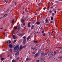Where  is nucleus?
Returning a JSON list of instances; mask_svg holds the SVG:
<instances>
[{
	"mask_svg": "<svg viewBox=\"0 0 62 62\" xmlns=\"http://www.w3.org/2000/svg\"><path fill=\"white\" fill-rule=\"evenodd\" d=\"M22 47H23V46H21L20 47V48L19 49V51H21L22 49Z\"/></svg>",
	"mask_w": 62,
	"mask_h": 62,
	"instance_id": "obj_7",
	"label": "nucleus"
},
{
	"mask_svg": "<svg viewBox=\"0 0 62 62\" xmlns=\"http://www.w3.org/2000/svg\"><path fill=\"white\" fill-rule=\"evenodd\" d=\"M32 49L33 50H34L35 49V47H34V48H32Z\"/></svg>",
	"mask_w": 62,
	"mask_h": 62,
	"instance_id": "obj_50",
	"label": "nucleus"
},
{
	"mask_svg": "<svg viewBox=\"0 0 62 62\" xmlns=\"http://www.w3.org/2000/svg\"><path fill=\"white\" fill-rule=\"evenodd\" d=\"M62 58V56L60 57V59H61V58Z\"/></svg>",
	"mask_w": 62,
	"mask_h": 62,
	"instance_id": "obj_47",
	"label": "nucleus"
},
{
	"mask_svg": "<svg viewBox=\"0 0 62 62\" xmlns=\"http://www.w3.org/2000/svg\"><path fill=\"white\" fill-rule=\"evenodd\" d=\"M46 26H47V25H48V24H46Z\"/></svg>",
	"mask_w": 62,
	"mask_h": 62,
	"instance_id": "obj_63",
	"label": "nucleus"
},
{
	"mask_svg": "<svg viewBox=\"0 0 62 62\" xmlns=\"http://www.w3.org/2000/svg\"><path fill=\"white\" fill-rule=\"evenodd\" d=\"M49 7H50V6H49L48 7V8H49Z\"/></svg>",
	"mask_w": 62,
	"mask_h": 62,
	"instance_id": "obj_61",
	"label": "nucleus"
},
{
	"mask_svg": "<svg viewBox=\"0 0 62 62\" xmlns=\"http://www.w3.org/2000/svg\"><path fill=\"white\" fill-rule=\"evenodd\" d=\"M49 12L50 13H51V12H52V11H51V10H50V11H49Z\"/></svg>",
	"mask_w": 62,
	"mask_h": 62,
	"instance_id": "obj_55",
	"label": "nucleus"
},
{
	"mask_svg": "<svg viewBox=\"0 0 62 62\" xmlns=\"http://www.w3.org/2000/svg\"><path fill=\"white\" fill-rule=\"evenodd\" d=\"M34 26L32 25L31 27V30H32V29H33V28H34Z\"/></svg>",
	"mask_w": 62,
	"mask_h": 62,
	"instance_id": "obj_18",
	"label": "nucleus"
},
{
	"mask_svg": "<svg viewBox=\"0 0 62 62\" xmlns=\"http://www.w3.org/2000/svg\"><path fill=\"white\" fill-rule=\"evenodd\" d=\"M30 23H29L28 24V27H31V26H30Z\"/></svg>",
	"mask_w": 62,
	"mask_h": 62,
	"instance_id": "obj_20",
	"label": "nucleus"
},
{
	"mask_svg": "<svg viewBox=\"0 0 62 62\" xmlns=\"http://www.w3.org/2000/svg\"><path fill=\"white\" fill-rule=\"evenodd\" d=\"M61 48L62 47H58V48H59V49H61Z\"/></svg>",
	"mask_w": 62,
	"mask_h": 62,
	"instance_id": "obj_39",
	"label": "nucleus"
},
{
	"mask_svg": "<svg viewBox=\"0 0 62 62\" xmlns=\"http://www.w3.org/2000/svg\"><path fill=\"white\" fill-rule=\"evenodd\" d=\"M31 37V36H30L29 37H28L27 39V41H28L29 40V39H30V38Z\"/></svg>",
	"mask_w": 62,
	"mask_h": 62,
	"instance_id": "obj_6",
	"label": "nucleus"
},
{
	"mask_svg": "<svg viewBox=\"0 0 62 62\" xmlns=\"http://www.w3.org/2000/svg\"><path fill=\"white\" fill-rule=\"evenodd\" d=\"M10 55H8V57H9V56Z\"/></svg>",
	"mask_w": 62,
	"mask_h": 62,
	"instance_id": "obj_56",
	"label": "nucleus"
},
{
	"mask_svg": "<svg viewBox=\"0 0 62 62\" xmlns=\"http://www.w3.org/2000/svg\"><path fill=\"white\" fill-rule=\"evenodd\" d=\"M44 54L43 53H41V57H42L41 56L42 55H43Z\"/></svg>",
	"mask_w": 62,
	"mask_h": 62,
	"instance_id": "obj_26",
	"label": "nucleus"
},
{
	"mask_svg": "<svg viewBox=\"0 0 62 62\" xmlns=\"http://www.w3.org/2000/svg\"><path fill=\"white\" fill-rule=\"evenodd\" d=\"M13 38L14 39H15L16 38L15 37V35H14L13 36Z\"/></svg>",
	"mask_w": 62,
	"mask_h": 62,
	"instance_id": "obj_24",
	"label": "nucleus"
},
{
	"mask_svg": "<svg viewBox=\"0 0 62 62\" xmlns=\"http://www.w3.org/2000/svg\"><path fill=\"white\" fill-rule=\"evenodd\" d=\"M52 33H54V31H52Z\"/></svg>",
	"mask_w": 62,
	"mask_h": 62,
	"instance_id": "obj_60",
	"label": "nucleus"
},
{
	"mask_svg": "<svg viewBox=\"0 0 62 62\" xmlns=\"http://www.w3.org/2000/svg\"><path fill=\"white\" fill-rule=\"evenodd\" d=\"M14 29H17V27L16 26L15 27H14Z\"/></svg>",
	"mask_w": 62,
	"mask_h": 62,
	"instance_id": "obj_29",
	"label": "nucleus"
},
{
	"mask_svg": "<svg viewBox=\"0 0 62 62\" xmlns=\"http://www.w3.org/2000/svg\"><path fill=\"white\" fill-rule=\"evenodd\" d=\"M25 42H26V39H23V44H26Z\"/></svg>",
	"mask_w": 62,
	"mask_h": 62,
	"instance_id": "obj_2",
	"label": "nucleus"
},
{
	"mask_svg": "<svg viewBox=\"0 0 62 62\" xmlns=\"http://www.w3.org/2000/svg\"><path fill=\"white\" fill-rule=\"evenodd\" d=\"M33 41H34V43H37V41H36V40L35 39Z\"/></svg>",
	"mask_w": 62,
	"mask_h": 62,
	"instance_id": "obj_33",
	"label": "nucleus"
},
{
	"mask_svg": "<svg viewBox=\"0 0 62 62\" xmlns=\"http://www.w3.org/2000/svg\"><path fill=\"white\" fill-rule=\"evenodd\" d=\"M59 53H59L58 52H58H56V53H55V54H58V53Z\"/></svg>",
	"mask_w": 62,
	"mask_h": 62,
	"instance_id": "obj_37",
	"label": "nucleus"
},
{
	"mask_svg": "<svg viewBox=\"0 0 62 62\" xmlns=\"http://www.w3.org/2000/svg\"><path fill=\"white\" fill-rule=\"evenodd\" d=\"M23 25H25V23H23Z\"/></svg>",
	"mask_w": 62,
	"mask_h": 62,
	"instance_id": "obj_45",
	"label": "nucleus"
},
{
	"mask_svg": "<svg viewBox=\"0 0 62 62\" xmlns=\"http://www.w3.org/2000/svg\"><path fill=\"white\" fill-rule=\"evenodd\" d=\"M35 15H37V13H36L35 14Z\"/></svg>",
	"mask_w": 62,
	"mask_h": 62,
	"instance_id": "obj_59",
	"label": "nucleus"
},
{
	"mask_svg": "<svg viewBox=\"0 0 62 62\" xmlns=\"http://www.w3.org/2000/svg\"><path fill=\"white\" fill-rule=\"evenodd\" d=\"M43 36H45V33H43Z\"/></svg>",
	"mask_w": 62,
	"mask_h": 62,
	"instance_id": "obj_42",
	"label": "nucleus"
},
{
	"mask_svg": "<svg viewBox=\"0 0 62 62\" xmlns=\"http://www.w3.org/2000/svg\"><path fill=\"white\" fill-rule=\"evenodd\" d=\"M5 59L4 58H1V60L2 61H2H4V59Z\"/></svg>",
	"mask_w": 62,
	"mask_h": 62,
	"instance_id": "obj_28",
	"label": "nucleus"
},
{
	"mask_svg": "<svg viewBox=\"0 0 62 62\" xmlns=\"http://www.w3.org/2000/svg\"><path fill=\"white\" fill-rule=\"evenodd\" d=\"M31 59H30V58H27L26 59V61H27L28 60H31Z\"/></svg>",
	"mask_w": 62,
	"mask_h": 62,
	"instance_id": "obj_14",
	"label": "nucleus"
},
{
	"mask_svg": "<svg viewBox=\"0 0 62 62\" xmlns=\"http://www.w3.org/2000/svg\"><path fill=\"white\" fill-rule=\"evenodd\" d=\"M50 55V54H47V53H46L45 54V56H48Z\"/></svg>",
	"mask_w": 62,
	"mask_h": 62,
	"instance_id": "obj_5",
	"label": "nucleus"
},
{
	"mask_svg": "<svg viewBox=\"0 0 62 62\" xmlns=\"http://www.w3.org/2000/svg\"><path fill=\"white\" fill-rule=\"evenodd\" d=\"M45 21L46 23H48V19H46V20Z\"/></svg>",
	"mask_w": 62,
	"mask_h": 62,
	"instance_id": "obj_25",
	"label": "nucleus"
},
{
	"mask_svg": "<svg viewBox=\"0 0 62 62\" xmlns=\"http://www.w3.org/2000/svg\"><path fill=\"white\" fill-rule=\"evenodd\" d=\"M35 52H32V54H35Z\"/></svg>",
	"mask_w": 62,
	"mask_h": 62,
	"instance_id": "obj_38",
	"label": "nucleus"
},
{
	"mask_svg": "<svg viewBox=\"0 0 62 62\" xmlns=\"http://www.w3.org/2000/svg\"><path fill=\"white\" fill-rule=\"evenodd\" d=\"M26 38V37L25 36H24L23 37V39H25Z\"/></svg>",
	"mask_w": 62,
	"mask_h": 62,
	"instance_id": "obj_30",
	"label": "nucleus"
},
{
	"mask_svg": "<svg viewBox=\"0 0 62 62\" xmlns=\"http://www.w3.org/2000/svg\"><path fill=\"white\" fill-rule=\"evenodd\" d=\"M43 9H44V10H45V8H43Z\"/></svg>",
	"mask_w": 62,
	"mask_h": 62,
	"instance_id": "obj_57",
	"label": "nucleus"
},
{
	"mask_svg": "<svg viewBox=\"0 0 62 62\" xmlns=\"http://www.w3.org/2000/svg\"><path fill=\"white\" fill-rule=\"evenodd\" d=\"M3 29V28H0V29Z\"/></svg>",
	"mask_w": 62,
	"mask_h": 62,
	"instance_id": "obj_62",
	"label": "nucleus"
},
{
	"mask_svg": "<svg viewBox=\"0 0 62 62\" xmlns=\"http://www.w3.org/2000/svg\"><path fill=\"white\" fill-rule=\"evenodd\" d=\"M49 57V58H51V56H50Z\"/></svg>",
	"mask_w": 62,
	"mask_h": 62,
	"instance_id": "obj_51",
	"label": "nucleus"
},
{
	"mask_svg": "<svg viewBox=\"0 0 62 62\" xmlns=\"http://www.w3.org/2000/svg\"><path fill=\"white\" fill-rule=\"evenodd\" d=\"M9 51L11 53H12V49L11 48L9 50Z\"/></svg>",
	"mask_w": 62,
	"mask_h": 62,
	"instance_id": "obj_22",
	"label": "nucleus"
},
{
	"mask_svg": "<svg viewBox=\"0 0 62 62\" xmlns=\"http://www.w3.org/2000/svg\"><path fill=\"white\" fill-rule=\"evenodd\" d=\"M40 61L43 62L44 61V60L41 58H40Z\"/></svg>",
	"mask_w": 62,
	"mask_h": 62,
	"instance_id": "obj_13",
	"label": "nucleus"
},
{
	"mask_svg": "<svg viewBox=\"0 0 62 62\" xmlns=\"http://www.w3.org/2000/svg\"><path fill=\"white\" fill-rule=\"evenodd\" d=\"M37 24V25H39L40 24V22H36L35 23V25Z\"/></svg>",
	"mask_w": 62,
	"mask_h": 62,
	"instance_id": "obj_3",
	"label": "nucleus"
},
{
	"mask_svg": "<svg viewBox=\"0 0 62 62\" xmlns=\"http://www.w3.org/2000/svg\"><path fill=\"white\" fill-rule=\"evenodd\" d=\"M37 54L38 55V56H39V55H40V54H41V53H38Z\"/></svg>",
	"mask_w": 62,
	"mask_h": 62,
	"instance_id": "obj_19",
	"label": "nucleus"
},
{
	"mask_svg": "<svg viewBox=\"0 0 62 62\" xmlns=\"http://www.w3.org/2000/svg\"><path fill=\"white\" fill-rule=\"evenodd\" d=\"M55 3H58V1H55Z\"/></svg>",
	"mask_w": 62,
	"mask_h": 62,
	"instance_id": "obj_44",
	"label": "nucleus"
},
{
	"mask_svg": "<svg viewBox=\"0 0 62 62\" xmlns=\"http://www.w3.org/2000/svg\"><path fill=\"white\" fill-rule=\"evenodd\" d=\"M12 62H16V61L15 60H12Z\"/></svg>",
	"mask_w": 62,
	"mask_h": 62,
	"instance_id": "obj_27",
	"label": "nucleus"
},
{
	"mask_svg": "<svg viewBox=\"0 0 62 62\" xmlns=\"http://www.w3.org/2000/svg\"><path fill=\"white\" fill-rule=\"evenodd\" d=\"M7 42L8 43H11V41L10 40H9L7 41Z\"/></svg>",
	"mask_w": 62,
	"mask_h": 62,
	"instance_id": "obj_11",
	"label": "nucleus"
},
{
	"mask_svg": "<svg viewBox=\"0 0 62 62\" xmlns=\"http://www.w3.org/2000/svg\"><path fill=\"white\" fill-rule=\"evenodd\" d=\"M17 41V40H16L14 41V42L15 43Z\"/></svg>",
	"mask_w": 62,
	"mask_h": 62,
	"instance_id": "obj_36",
	"label": "nucleus"
},
{
	"mask_svg": "<svg viewBox=\"0 0 62 62\" xmlns=\"http://www.w3.org/2000/svg\"><path fill=\"white\" fill-rule=\"evenodd\" d=\"M23 33H22L20 34L19 36H23Z\"/></svg>",
	"mask_w": 62,
	"mask_h": 62,
	"instance_id": "obj_21",
	"label": "nucleus"
},
{
	"mask_svg": "<svg viewBox=\"0 0 62 62\" xmlns=\"http://www.w3.org/2000/svg\"><path fill=\"white\" fill-rule=\"evenodd\" d=\"M18 31H19V30H21V27H20V25H18Z\"/></svg>",
	"mask_w": 62,
	"mask_h": 62,
	"instance_id": "obj_4",
	"label": "nucleus"
},
{
	"mask_svg": "<svg viewBox=\"0 0 62 62\" xmlns=\"http://www.w3.org/2000/svg\"><path fill=\"white\" fill-rule=\"evenodd\" d=\"M47 50H48V49H46L45 50V51H46H46H47Z\"/></svg>",
	"mask_w": 62,
	"mask_h": 62,
	"instance_id": "obj_52",
	"label": "nucleus"
},
{
	"mask_svg": "<svg viewBox=\"0 0 62 62\" xmlns=\"http://www.w3.org/2000/svg\"><path fill=\"white\" fill-rule=\"evenodd\" d=\"M8 15V14H5L3 16V17H6L7 15Z\"/></svg>",
	"mask_w": 62,
	"mask_h": 62,
	"instance_id": "obj_17",
	"label": "nucleus"
},
{
	"mask_svg": "<svg viewBox=\"0 0 62 62\" xmlns=\"http://www.w3.org/2000/svg\"><path fill=\"white\" fill-rule=\"evenodd\" d=\"M53 20V17L52 16L51 17V20Z\"/></svg>",
	"mask_w": 62,
	"mask_h": 62,
	"instance_id": "obj_35",
	"label": "nucleus"
},
{
	"mask_svg": "<svg viewBox=\"0 0 62 62\" xmlns=\"http://www.w3.org/2000/svg\"><path fill=\"white\" fill-rule=\"evenodd\" d=\"M19 49V47L18 46H16L15 47H14V52H16Z\"/></svg>",
	"mask_w": 62,
	"mask_h": 62,
	"instance_id": "obj_1",
	"label": "nucleus"
},
{
	"mask_svg": "<svg viewBox=\"0 0 62 62\" xmlns=\"http://www.w3.org/2000/svg\"><path fill=\"white\" fill-rule=\"evenodd\" d=\"M44 31H43L42 32V33H44Z\"/></svg>",
	"mask_w": 62,
	"mask_h": 62,
	"instance_id": "obj_46",
	"label": "nucleus"
},
{
	"mask_svg": "<svg viewBox=\"0 0 62 62\" xmlns=\"http://www.w3.org/2000/svg\"><path fill=\"white\" fill-rule=\"evenodd\" d=\"M8 3V1H7L6 2V3Z\"/></svg>",
	"mask_w": 62,
	"mask_h": 62,
	"instance_id": "obj_64",
	"label": "nucleus"
},
{
	"mask_svg": "<svg viewBox=\"0 0 62 62\" xmlns=\"http://www.w3.org/2000/svg\"><path fill=\"white\" fill-rule=\"evenodd\" d=\"M38 56V54L36 53L34 55V57L35 58H36V57H37Z\"/></svg>",
	"mask_w": 62,
	"mask_h": 62,
	"instance_id": "obj_8",
	"label": "nucleus"
},
{
	"mask_svg": "<svg viewBox=\"0 0 62 62\" xmlns=\"http://www.w3.org/2000/svg\"><path fill=\"white\" fill-rule=\"evenodd\" d=\"M55 13H56V11H55L54 12Z\"/></svg>",
	"mask_w": 62,
	"mask_h": 62,
	"instance_id": "obj_53",
	"label": "nucleus"
},
{
	"mask_svg": "<svg viewBox=\"0 0 62 62\" xmlns=\"http://www.w3.org/2000/svg\"><path fill=\"white\" fill-rule=\"evenodd\" d=\"M26 47V46H22V49H23V48H25Z\"/></svg>",
	"mask_w": 62,
	"mask_h": 62,
	"instance_id": "obj_23",
	"label": "nucleus"
},
{
	"mask_svg": "<svg viewBox=\"0 0 62 62\" xmlns=\"http://www.w3.org/2000/svg\"><path fill=\"white\" fill-rule=\"evenodd\" d=\"M25 11H26V12H28V11L27 10H26Z\"/></svg>",
	"mask_w": 62,
	"mask_h": 62,
	"instance_id": "obj_49",
	"label": "nucleus"
},
{
	"mask_svg": "<svg viewBox=\"0 0 62 62\" xmlns=\"http://www.w3.org/2000/svg\"><path fill=\"white\" fill-rule=\"evenodd\" d=\"M61 10V9H58V10Z\"/></svg>",
	"mask_w": 62,
	"mask_h": 62,
	"instance_id": "obj_54",
	"label": "nucleus"
},
{
	"mask_svg": "<svg viewBox=\"0 0 62 62\" xmlns=\"http://www.w3.org/2000/svg\"><path fill=\"white\" fill-rule=\"evenodd\" d=\"M53 23V21H52L50 23Z\"/></svg>",
	"mask_w": 62,
	"mask_h": 62,
	"instance_id": "obj_48",
	"label": "nucleus"
},
{
	"mask_svg": "<svg viewBox=\"0 0 62 62\" xmlns=\"http://www.w3.org/2000/svg\"><path fill=\"white\" fill-rule=\"evenodd\" d=\"M39 60H37L36 61V62H39Z\"/></svg>",
	"mask_w": 62,
	"mask_h": 62,
	"instance_id": "obj_41",
	"label": "nucleus"
},
{
	"mask_svg": "<svg viewBox=\"0 0 62 62\" xmlns=\"http://www.w3.org/2000/svg\"><path fill=\"white\" fill-rule=\"evenodd\" d=\"M53 6H52L50 8H53Z\"/></svg>",
	"mask_w": 62,
	"mask_h": 62,
	"instance_id": "obj_43",
	"label": "nucleus"
},
{
	"mask_svg": "<svg viewBox=\"0 0 62 62\" xmlns=\"http://www.w3.org/2000/svg\"><path fill=\"white\" fill-rule=\"evenodd\" d=\"M56 60H57L56 58H55L54 59V61H56Z\"/></svg>",
	"mask_w": 62,
	"mask_h": 62,
	"instance_id": "obj_32",
	"label": "nucleus"
},
{
	"mask_svg": "<svg viewBox=\"0 0 62 62\" xmlns=\"http://www.w3.org/2000/svg\"><path fill=\"white\" fill-rule=\"evenodd\" d=\"M14 21V19H13L12 21V23H13Z\"/></svg>",
	"mask_w": 62,
	"mask_h": 62,
	"instance_id": "obj_31",
	"label": "nucleus"
},
{
	"mask_svg": "<svg viewBox=\"0 0 62 62\" xmlns=\"http://www.w3.org/2000/svg\"><path fill=\"white\" fill-rule=\"evenodd\" d=\"M17 60H19V57H18L16 58Z\"/></svg>",
	"mask_w": 62,
	"mask_h": 62,
	"instance_id": "obj_40",
	"label": "nucleus"
},
{
	"mask_svg": "<svg viewBox=\"0 0 62 62\" xmlns=\"http://www.w3.org/2000/svg\"><path fill=\"white\" fill-rule=\"evenodd\" d=\"M9 45L10 48H12V45L10 44Z\"/></svg>",
	"mask_w": 62,
	"mask_h": 62,
	"instance_id": "obj_15",
	"label": "nucleus"
},
{
	"mask_svg": "<svg viewBox=\"0 0 62 62\" xmlns=\"http://www.w3.org/2000/svg\"><path fill=\"white\" fill-rule=\"evenodd\" d=\"M19 51H18V52H17L16 53H15V55H18L19 54Z\"/></svg>",
	"mask_w": 62,
	"mask_h": 62,
	"instance_id": "obj_12",
	"label": "nucleus"
},
{
	"mask_svg": "<svg viewBox=\"0 0 62 62\" xmlns=\"http://www.w3.org/2000/svg\"><path fill=\"white\" fill-rule=\"evenodd\" d=\"M58 52L59 53V54H62V51H58Z\"/></svg>",
	"mask_w": 62,
	"mask_h": 62,
	"instance_id": "obj_16",
	"label": "nucleus"
},
{
	"mask_svg": "<svg viewBox=\"0 0 62 62\" xmlns=\"http://www.w3.org/2000/svg\"><path fill=\"white\" fill-rule=\"evenodd\" d=\"M24 20V19H23V18H22L21 19V22L22 23H23V21Z\"/></svg>",
	"mask_w": 62,
	"mask_h": 62,
	"instance_id": "obj_10",
	"label": "nucleus"
},
{
	"mask_svg": "<svg viewBox=\"0 0 62 62\" xmlns=\"http://www.w3.org/2000/svg\"><path fill=\"white\" fill-rule=\"evenodd\" d=\"M48 34H49V35H50V32H48Z\"/></svg>",
	"mask_w": 62,
	"mask_h": 62,
	"instance_id": "obj_58",
	"label": "nucleus"
},
{
	"mask_svg": "<svg viewBox=\"0 0 62 62\" xmlns=\"http://www.w3.org/2000/svg\"><path fill=\"white\" fill-rule=\"evenodd\" d=\"M51 55H52V56H53L54 57V56H55V54H54L53 53H51Z\"/></svg>",
	"mask_w": 62,
	"mask_h": 62,
	"instance_id": "obj_9",
	"label": "nucleus"
},
{
	"mask_svg": "<svg viewBox=\"0 0 62 62\" xmlns=\"http://www.w3.org/2000/svg\"><path fill=\"white\" fill-rule=\"evenodd\" d=\"M52 16H54V15H55V14H54V13H52Z\"/></svg>",
	"mask_w": 62,
	"mask_h": 62,
	"instance_id": "obj_34",
	"label": "nucleus"
}]
</instances>
